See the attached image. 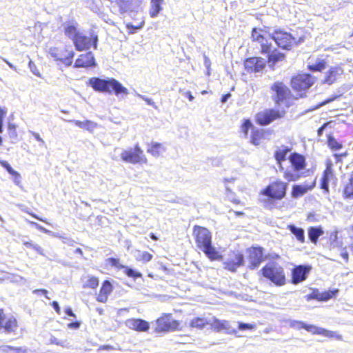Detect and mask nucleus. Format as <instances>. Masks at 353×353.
Instances as JSON below:
<instances>
[{"instance_id": "nucleus-15", "label": "nucleus", "mask_w": 353, "mask_h": 353, "mask_svg": "<svg viewBox=\"0 0 353 353\" xmlns=\"http://www.w3.org/2000/svg\"><path fill=\"white\" fill-rule=\"evenodd\" d=\"M210 326L212 330L217 332H225L226 334H236V330L233 329L230 323L225 320H219L216 318H213L211 320Z\"/></svg>"}, {"instance_id": "nucleus-29", "label": "nucleus", "mask_w": 353, "mask_h": 353, "mask_svg": "<svg viewBox=\"0 0 353 353\" xmlns=\"http://www.w3.org/2000/svg\"><path fill=\"white\" fill-rule=\"evenodd\" d=\"M68 122L74 123L79 128L88 130L89 132H93L97 128V124L92 121L85 120V121H80L78 120H65Z\"/></svg>"}, {"instance_id": "nucleus-31", "label": "nucleus", "mask_w": 353, "mask_h": 353, "mask_svg": "<svg viewBox=\"0 0 353 353\" xmlns=\"http://www.w3.org/2000/svg\"><path fill=\"white\" fill-rule=\"evenodd\" d=\"M338 292V290H336L334 291L327 292L325 293H312V294L307 296V299H318L321 301H327L330 299L332 298L335 294Z\"/></svg>"}, {"instance_id": "nucleus-32", "label": "nucleus", "mask_w": 353, "mask_h": 353, "mask_svg": "<svg viewBox=\"0 0 353 353\" xmlns=\"http://www.w3.org/2000/svg\"><path fill=\"white\" fill-rule=\"evenodd\" d=\"M65 34L72 41L77 37L81 33L77 27L76 23H70L67 24L65 28Z\"/></svg>"}, {"instance_id": "nucleus-45", "label": "nucleus", "mask_w": 353, "mask_h": 353, "mask_svg": "<svg viewBox=\"0 0 353 353\" xmlns=\"http://www.w3.org/2000/svg\"><path fill=\"white\" fill-rule=\"evenodd\" d=\"M276 198H272V196H267V198L261 200L263 205L265 208L272 209L275 206Z\"/></svg>"}, {"instance_id": "nucleus-1", "label": "nucleus", "mask_w": 353, "mask_h": 353, "mask_svg": "<svg viewBox=\"0 0 353 353\" xmlns=\"http://www.w3.org/2000/svg\"><path fill=\"white\" fill-rule=\"evenodd\" d=\"M193 233L196 236L197 247L200 248L211 260H219L221 256L212 245V235L205 228L195 225Z\"/></svg>"}, {"instance_id": "nucleus-14", "label": "nucleus", "mask_w": 353, "mask_h": 353, "mask_svg": "<svg viewBox=\"0 0 353 353\" xmlns=\"http://www.w3.org/2000/svg\"><path fill=\"white\" fill-rule=\"evenodd\" d=\"M311 270V267L307 265H300L292 270V283L298 284L305 281Z\"/></svg>"}, {"instance_id": "nucleus-9", "label": "nucleus", "mask_w": 353, "mask_h": 353, "mask_svg": "<svg viewBox=\"0 0 353 353\" xmlns=\"http://www.w3.org/2000/svg\"><path fill=\"white\" fill-rule=\"evenodd\" d=\"M156 323L155 331L157 332L174 331L177 330L180 325L178 321L172 318L171 314L161 316L157 320Z\"/></svg>"}, {"instance_id": "nucleus-23", "label": "nucleus", "mask_w": 353, "mask_h": 353, "mask_svg": "<svg viewBox=\"0 0 353 353\" xmlns=\"http://www.w3.org/2000/svg\"><path fill=\"white\" fill-rule=\"evenodd\" d=\"M343 70L341 67H332L325 73L323 83L332 85L343 74Z\"/></svg>"}, {"instance_id": "nucleus-57", "label": "nucleus", "mask_w": 353, "mask_h": 353, "mask_svg": "<svg viewBox=\"0 0 353 353\" xmlns=\"http://www.w3.org/2000/svg\"><path fill=\"white\" fill-rule=\"evenodd\" d=\"M136 96H137L140 99L144 100L148 105L155 107V103L151 99H149V98L146 97L145 96L140 94L137 92H136Z\"/></svg>"}, {"instance_id": "nucleus-52", "label": "nucleus", "mask_w": 353, "mask_h": 353, "mask_svg": "<svg viewBox=\"0 0 353 353\" xmlns=\"http://www.w3.org/2000/svg\"><path fill=\"white\" fill-rule=\"evenodd\" d=\"M0 164L10 174H13L16 171L6 161H0Z\"/></svg>"}, {"instance_id": "nucleus-39", "label": "nucleus", "mask_w": 353, "mask_h": 353, "mask_svg": "<svg viewBox=\"0 0 353 353\" xmlns=\"http://www.w3.org/2000/svg\"><path fill=\"white\" fill-rule=\"evenodd\" d=\"M303 176V172L299 173V172H295L294 170H285L284 172L283 177L288 181H296L299 180Z\"/></svg>"}, {"instance_id": "nucleus-27", "label": "nucleus", "mask_w": 353, "mask_h": 353, "mask_svg": "<svg viewBox=\"0 0 353 353\" xmlns=\"http://www.w3.org/2000/svg\"><path fill=\"white\" fill-rule=\"evenodd\" d=\"M165 151V148L161 143L152 142L148 144L147 152L154 157H158Z\"/></svg>"}, {"instance_id": "nucleus-7", "label": "nucleus", "mask_w": 353, "mask_h": 353, "mask_svg": "<svg viewBox=\"0 0 353 353\" xmlns=\"http://www.w3.org/2000/svg\"><path fill=\"white\" fill-rule=\"evenodd\" d=\"M288 183L281 181H276L268 185L261 194L266 196H272L277 200H281L286 195Z\"/></svg>"}, {"instance_id": "nucleus-26", "label": "nucleus", "mask_w": 353, "mask_h": 353, "mask_svg": "<svg viewBox=\"0 0 353 353\" xmlns=\"http://www.w3.org/2000/svg\"><path fill=\"white\" fill-rule=\"evenodd\" d=\"M262 54H267L268 57V63L270 67H272L276 62L284 59L285 54L276 50L271 44L270 52H261Z\"/></svg>"}, {"instance_id": "nucleus-25", "label": "nucleus", "mask_w": 353, "mask_h": 353, "mask_svg": "<svg viewBox=\"0 0 353 353\" xmlns=\"http://www.w3.org/2000/svg\"><path fill=\"white\" fill-rule=\"evenodd\" d=\"M18 327L17 319L12 316H3V321H2V326H0V330L3 329L6 333L14 332Z\"/></svg>"}, {"instance_id": "nucleus-24", "label": "nucleus", "mask_w": 353, "mask_h": 353, "mask_svg": "<svg viewBox=\"0 0 353 353\" xmlns=\"http://www.w3.org/2000/svg\"><path fill=\"white\" fill-rule=\"evenodd\" d=\"M141 3V0H117V5L123 12L134 11Z\"/></svg>"}, {"instance_id": "nucleus-53", "label": "nucleus", "mask_w": 353, "mask_h": 353, "mask_svg": "<svg viewBox=\"0 0 353 353\" xmlns=\"http://www.w3.org/2000/svg\"><path fill=\"white\" fill-rule=\"evenodd\" d=\"M238 323H239V329L241 330H253L256 327L255 325H254V324L241 323V322H239Z\"/></svg>"}, {"instance_id": "nucleus-55", "label": "nucleus", "mask_w": 353, "mask_h": 353, "mask_svg": "<svg viewBox=\"0 0 353 353\" xmlns=\"http://www.w3.org/2000/svg\"><path fill=\"white\" fill-rule=\"evenodd\" d=\"M252 126V123L250 120H245L242 125V131L245 134V136L248 135V130Z\"/></svg>"}, {"instance_id": "nucleus-62", "label": "nucleus", "mask_w": 353, "mask_h": 353, "mask_svg": "<svg viewBox=\"0 0 353 353\" xmlns=\"http://www.w3.org/2000/svg\"><path fill=\"white\" fill-rule=\"evenodd\" d=\"M12 176L14 177V183L17 185H19L20 183H21V175H20V174L18 172L16 171L14 173H13V174H12Z\"/></svg>"}, {"instance_id": "nucleus-51", "label": "nucleus", "mask_w": 353, "mask_h": 353, "mask_svg": "<svg viewBox=\"0 0 353 353\" xmlns=\"http://www.w3.org/2000/svg\"><path fill=\"white\" fill-rule=\"evenodd\" d=\"M28 65H29V68H30V71L35 76L39 77H41V74H40L38 68H37L36 65L34 64V63L32 60H30Z\"/></svg>"}, {"instance_id": "nucleus-28", "label": "nucleus", "mask_w": 353, "mask_h": 353, "mask_svg": "<svg viewBox=\"0 0 353 353\" xmlns=\"http://www.w3.org/2000/svg\"><path fill=\"white\" fill-rule=\"evenodd\" d=\"M290 149L287 146H281L276 150L274 152V158L277 163L279 164L280 168L283 169L282 167V162L285 161L287 154L290 152Z\"/></svg>"}, {"instance_id": "nucleus-40", "label": "nucleus", "mask_w": 353, "mask_h": 353, "mask_svg": "<svg viewBox=\"0 0 353 353\" xmlns=\"http://www.w3.org/2000/svg\"><path fill=\"white\" fill-rule=\"evenodd\" d=\"M326 63L324 60L319 59L314 63L309 64L308 68L311 71H321L325 68Z\"/></svg>"}, {"instance_id": "nucleus-38", "label": "nucleus", "mask_w": 353, "mask_h": 353, "mask_svg": "<svg viewBox=\"0 0 353 353\" xmlns=\"http://www.w3.org/2000/svg\"><path fill=\"white\" fill-rule=\"evenodd\" d=\"M332 174V170L330 167H327L324 171L323 176L321 179V188L328 192L329 190V177Z\"/></svg>"}, {"instance_id": "nucleus-5", "label": "nucleus", "mask_w": 353, "mask_h": 353, "mask_svg": "<svg viewBox=\"0 0 353 353\" xmlns=\"http://www.w3.org/2000/svg\"><path fill=\"white\" fill-rule=\"evenodd\" d=\"M271 38L278 47L285 50H290L302 41L301 39H299V42H297L296 39L290 33L281 30H274L271 34Z\"/></svg>"}, {"instance_id": "nucleus-3", "label": "nucleus", "mask_w": 353, "mask_h": 353, "mask_svg": "<svg viewBox=\"0 0 353 353\" xmlns=\"http://www.w3.org/2000/svg\"><path fill=\"white\" fill-rule=\"evenodd\" d=\"M261 271L264 277L270 279L276 285L281 286L285 284L284 270L279 264L274 262L269 263Z\"/></svg>"}, {"instance_id": "nucleus-48", "label": "nucleus", "mask_w": 353, "mask_h": 353, "mask_svg": "<svg viewBox=\"0 0 353 353\" xmlns=\"http://www.w3.org/2000/svg\"><path fill=\"white\" fill-rule=\"evenodd\" d=\"M50 343L55 344V345L61 346L62 347H68V343L66 341L59 340L54 336H51V337L50 339Z\"/></svg>"}, {"instance_id": "nucleus-35", "label": "nucleus", "mask_w": 353, "mask_h": 353, "mask_svg": "<svg viewBox=\"0 0 353 353\" xmlns=\"http://www.w3.org/2000/svg\"><path fill=\"white\" fill-rule=\"evenodd\" d=\"M314 184L312 186L307 187L301 185H294L292 188V196L294 198H297L300 196L305 194L308 190H312Z\"/></svg>"}, {"instance_id": "nucleus-2", "label": "nucleus", "mask_w": 353, "mask_h": 353, "mask_svg": "<svg viewBox=\"0 0 353 353\" xmlns=\"http://www.w3.org/2000/svg\"><path fill=\"white\" fill-rule=\"evenodd\" d=\"M89 85L97 92L110 93L113 91L117 96L128 94V89L114 78L103 79L99 77H92L89 79Z\"/></svg>"}, {"instance_id": "nucleus-22", "label": "nucleus", "mask_w": 353, "mask_h": 353, "mask_svg": "<svg viewBox=\"0 0 353 353\" xmlns=\"http://www.w3.org/2000/svg\"><path fill=\"white\" fill-rule=\"evenodd\" d=\"M94 65L95 59L91 52L81 54L74 63L75 68H87Z\"/></svg>"}, {"instance_id": "nucleus-4", "label": "nucleus", "mask_w": 353, "mask_h": 353, "mask_svg": "<svg viewBox=\"0 0 353 353\" xmlns=\"http://www.w3.org/2000/svg\"><path fill=\"white\" fill-rule=\"evenodd\" d=\"M290 326L296 330L305 329L307 332H311L312 334L322 335L325 337L327 338H336L337 339H341L342 337L341 335L338 334L336 332L325 330L322 327H319L312 325H306L305 323L299 321H290Z\"/></svg>"}, {"instance_id": "nucleus-49", "label": "nucleus", "mask_w": 353, "mask_h": 353, "mask_svg": "<svg viewBox=\"0 0 353 353\" xmlns=\"http://www.w3.org/2000/svg\"><path fill=\"white\" fill-rule=\"evenodd\" d=\"M23 245H26L28 248H32L34 250L37 252H38L40 254H43V250L42 248L38 245L37 244L33 243L32 241H24Z\"/></svg>"}, {"instance_id": "nucleus-11", "label": "nucleus", "mask_w": 353, "mask_h": 353, "mask_svg": "<svg viewBox=\"0 0 353 353\" xmlns=\"http://www.w3.org/2000/svg\"><path fill=\"white\" fill-rule=\"evenodd\" d=\"M50 55L57 61H61L66 66L71 65L74 52L72 50H59L57 48H51L49 50Z\"/></svg>"}, {"instance_id": "nucleus-6", "label": "nucleus", "mask_w": 353, "mask_h": 353, "mask_svg": "<svg viewBox=\"0 0 353 353\" xmlns=\"http://www.w3.org/2000/svg\"><path fill=\"white\" fill-rule=\"evenodd\" d=\"M121 158L123 161L132 164L147 163V158L139 144H136L134 149L130 148L123 150L121 154Z\"/></svg>"}, {"instance_id": "nucleus-50", "label": "nucleus", "mask_w": 353, "mask_h": 353, "mask_svg": "<svg viewBox=\"0 0 353 353\" xmlns=\"http://www.w3.org/2000/svg\"><path fill=\"white\" fill-rule=\"evenodd\" d=\"M143 22H142L139 26H133L132 24H130V23H128L126 25V28L128 29V32L129 34H134L136 33V32L138 30H140L143 28Z\"/></svg>"}, {"instance_id": "nucleus-44", "label": "nucleus", "mask_w": 353, "mask_h": 353, "mask_svg": "<svg viewBox=\"0 0 353 353\" xmlns=\"http://www.w3.org/2000/svg\"><path fill=\"white\" fill-rule=\"evenodd\" d=\"M262 136L263 134L259 130H253L251 136V143L254 145H259Z\"/></svg>"}, {"instance_id": "nucleus-47", "label": "nucleus", "mask_w": 353, "mask_h": 353, "mask_svg": "<svg viewBox=\"0 0 353 353\" xmlns=\"http://www.w3.org/2000/svg\"><path fill=\"white\" fill-rule=\"evenodd\" d=\"M98 285H99V280L97 277L89 276V279L85 282L84 287L94 289L98 286Z\"/></svg>"}, {"instance_id": "nucleus-64", "label": "nucleus", "mask_w": 353, "mask_h": 353, "mask_svg": "<svg viewBox=\"0 0 353 353\" xmlns=\"http://www.w3.org/2000/svg\"><path fill=\"white\" fill-rule=\"evenodd\" d=\"M11 353H27V350L22 347H14Z\"/></svg>"}, {"instance_id": "nucleus-36", "label": "nucleus", "mask_w": 353, "mask_h": 353, "mask_svg": "<svg viewBox=\"0 0 353 353\" xmlns=\"http://www.w3.org/2000/svg\"><path fill=\"white\" fill-rule=\"evenodd\" d=\"M323 233L320 228L311 227L308 230V236L312 243H316L318 239Z\"/></svg>"}, {"instance_id": "nucleus-54", "label": "nucleus", "mask_w": 353, "mask_h": 353, "mask_svg": "<svg viewBox=\"0 0 353 353\" xmlns=\"http://www.w3.org/2000/svg\"><path fill=\"white\" fill-rule=\"evenodd\" d=\"M8 133L10 137L11 138H17V134L16 131V126L14 124L9 123L8 125Z\"/></svg>"}, {"instance_id": "nucleus-13", "label": "nucleus", "mask_w": 353, "mask_h": 353, "mask_svg": "<svg viewBox=\"0 0 353 353\" xmlns=\"http://www.w3.org/2000/svg\"><path fill=\"white\" fill-rule=\"evenodd\" d=\"M266 61L261 57H251L245 60L244 65L248 72H260L265 67Z\"/></svg>"}, {"instance_id": "nucleus-59", "label": "nucleus", "mask_w": 353, "mask_h": 353, "mask_svg": "<svg viewBox=\"0 0 353 353\" xmlns=\"http://www.w3.org/2000/svg\"><path fill=\"white\" fill-rule=\"evenodd\" d=\"M30 133L34 137V138L39 142H40L41 145H45L44 140L40 137L39 134L33 131H30Z\"/></svg>"}, {"instance_id": "nucleus-61", "label": "nucleus", "mask_w": 353, "mask_h": 353, "mask_svg": "<svg viewBox=\"0 0 353 353\" xmlns=\"http://www.w3.org/2000/svg\"><path fill=\"white\" fill-rule=\"evenodd\" d=\"M31 224L34 225L39 230L46 233V234H50L51 233V231L44 228L43 227H42L41 225L38 224L36 222H31Z\"/></svg>"}, {"instance_id": "nucleus-33", "label": "nucleus", "mask_w": 353, "mask_h": 353, "mask_svg": "<svg viewBox=\"0 0 353 353\" xmlns=\"http://www.w3.org/2000/svg\"><path fill=\"white\" fill-rule=\"evenodd\" d=\"M343 196L345 199H353V172L350 176L348 183L344 186Z\"/></svg>"}, {"instance_id": "nucleus-43", "label": "nucleus", "mask_w": 353, "mask_h": 353, "mask_svg": "<svg viewBox=\"0 0 353 353\" xmlns=\"http://www.w3.org/2000/svg\"><path fill=\"white\" fill-rule=\"evenodd\" d=\"M123 272L128 276V277H132L134 279H137V278H141L142 277V274L141 272H137L136 270H134V269L131 268H129L128 266H124L123 267Z\"/></svg>"}, {"instance_id": "nucleus-30", "label": "nucleus", "mask_w": 353, "mask_h": 353, "mask_svg": "<svg viewBox=\"0 0 353 353\" xmlns=\"http://www.w3.org/2000/svg\"><path fill=\"white\" fill-rule=\"evenodd\" d=\"M163 0H151L149 14L150 17L155 18L162 10V3Z\"/></svg>"}, {"instance_id": "nucleus-60", "label": "nucleus", "mask_w": 353, "mask_h": 353, "mask_svg": "<svg viewBox=\"0 0 353 353\" xmlns=\"http://www.w3.org/2000/svg\"><path fill=\"white\" fill-rule=\"evenodd\" d=\"M203 59H204V65L206 68V69L208 70L207 74L210 75V68L211 61H210V59L205 54L203 55Z\"/></svg>"}, {"instance_id": "nucleus-42", "label": "nucleus", "mask_w": 353, "mask_h": 353, "mask_svg": "<svg viewBox=\"0 0 353 353\" xmlns=\"http://www.w3.org/2000/svg\"><path fill=\"white\" fill-rule=\"evenodd\" d=\"M327 144L330 149L333 151H337L341 149L343 147V145L338 142L337 140L332 136L328 137Z\"/></svg>"}, {"instance_id": "nucleus-20", "label": "nucleus", "mask_w": 353, "mask_h": 353, "mask_svg": "<svg viewBox=\"0 0 353 353\" xmlns=\"http://www.w3.org/2000/svg\"><path fill=\"white\" fill-rule=\"evenodd\" d=\"M261 30L253 28L252 32V40L254 41H257L260 43L261 52H270L271 43H269L268 41L264 38V37L261 34Z\"/></svg>"}, {"instance_id": "nucleus-17", "label": "nucleus", "mask_w": 353, "mask_h": 353, "mask_svg": "<svg viewBox=\"0 0 353 353\" xmlns=\"http://www.w3.org/2000/svg\"><path fill=\"white\" fill-rule=\"evenodd\" d=\"M248 252L249 253L250 268L251 269L258 268L263 261V249L261 248H251L248 250Z\"/></svg>"}, {"instance_id": "nucleus-16", "label": "nucleus", "mask_w": 353, "mask_h": 353, "mask_svg": "<svg viewBox=\"0 0 353 353\" xmlns=\"http://www.w3.org/2000/svg\"><path fill=\"white\" fill-rule=\"evenodd\" d=\"M125 325L130 330L139 332H147L150 328L149 323L141 319H129L125 322Z\"/></svg>"}, {"instance_id": "nucleus-8", "label": "nucleus", "mask_w": 353, "mask_h": 353, "mask_svg": "<svg viewBox=\"0 0 353 353\" xmlns=\"http://www.w3.org/2000/svg\"><path fill=\"white\" fill-rule=\"evenodd\" d=\"M92 42L94 48L97 49L98 36L94 33H92L89 37L81 32L73 41L74 47L78 51L88 50L91 47Z\"/></svg>"}, {"instance_id": "nucleus-41", "label": "nucleus", "mask_w": 353, "mask_h": 353, "mask_svg": "<svg viewBox=\"0 0 353 353\" xmlns=\"http://www.w3.org/2000/svg\"><path fill=\"white\" fill-rule=\"evenodd\" d=\"M135 258L137 261H142L143 262H148L152 259V255L148 252L137 251Z\"/></svg>"}, {"instance_id": "nucleus-19", "label": "nucleus", "mask_w": 353, "mask_h": 353, "mask_svg": "<svg viewBox=\"0 0 353 353\" xmlns=\"http://www.w3.org/2000/svg\"><path fill=\"white\" fill-rule=\"evenodd\" d=\"M272 89L276 93L275 101L278 105L283 103L290 93L289 89L281 82L274 83Z\"/></svg>"}, {"instance_id": "nucleus-37", "label": "nucleus", "mask_w": 353, "mask_h": 353, "mask_svg": "<svg viewBox=\"0 0 353 353\" xmlns=\"http://www.w3.org/2000/svg\"><path fill=\"white\" fill-rule=\"evenodd\" d=\"M211 320H207L203 318H194L190 322V325L192 327L202 329L205 325H210Z\"/></svg>"}, {"instance_id": "nucleus-34", "label": "nucleus", "mask_w": 353, "mask_h": 353, "mask_svg": "<svg viewBox=\"0 0 353 353\" xmlns=\"http://www.w3.org/2000/svg\"><path fill=\"white\" fill-rule=\"evenodd\" d=\"M287 228L296 236L299 241L301 243L305 241V232L303 228H298L294 225H288Z\"/></svg>"}, {"instance_id": "nucleus-18", "label": "nucleus", "mask_w": 353, "mask_h": 353, "mask_svg": "<svg viewBox=\"0 0 353 353\" xmlns=\"http://www.w3.org/2000/svg\"><path fill=\"white\" fill-rule=\"evenodd\" d=\"M243 262L244 258L242 254L233 252L230 257L224 262L225 268L234 272L238 268L243 265Z\"/></svg>"}, {"instance_id": "nucleus-10", "label": "nucleus", "mask_w": 353, "mask_h": 353, "mask_svg": "<svg viewBox=\"0 0 353 353\" xmlns=\"http://www.w3.org/2000/svg\"><path fill=\"white\" fill-rule=\"evenodd\" d=\"M314 83V78L310 74H300L292 79L293 89L301 91L310 88Z\"/></svg>"}, {"instance_id": "nucleus-63", "label": "nucleus", "mask_w": 353, "mask_h": 353, "mask_svg": "<svg viewBox=\"0 0 353 353\" xmlns=\"http://www.w3.org/2000/svg\"><path fill=\"white\" fill-rule=\"evenodd\" d=\"M81 323L78 321L72 322L68 325V328L77 330L79 328Z\"/></svg>"}, {"instance_id": "nucleus-12", "label": "nucleus", "mask_w": 353, "mask_h": 353, "mask_svg": "<svg viewBox=\"0 0 353 353\" xmlns=\"http://www.w3.org/2000/svg\"><path fill=\"white\" fill-rule=\"evenodd\" d=\"M283 113L272 109L259 113L256 116V119L260 125H267L274 120L282 117Z\"/></svg>"}, {"instance_id": "nucleus-21", "label": "nucleus", "mask_w": 353, "mask_h": 353, "mask_svg": "<svg viewBox=\"0 0 353 353\" xmlns=\"http://www.w3.org/2000/svg\"><path fill=\"white\" fill-rule=\"evenodd\" d=\"M290 162L292 164L293 170L299 172L304 170L306 166L305 158L304 156L294 152L289 157Z\"/></svg>"}, {"instance_id": "nucleus-58", "label": "nucleus", "mask_w": 353, "mask_h": 353, "mask_svg": "<svg viewBox=\"0 0 353 353\" xmlns=\"http://www.w3.org/2000/svg\"><path fill=\"white\" fill-rule=\"evenodd\" d=\"M6 114V110L0 107V133L3 132V119Z\"/></svg>"}, {"instance_id": "nucleus-56", "label": "nucleus", "mask_w": 353, "mask_h": 353, "mask_svg": "<svg viewBox=\"0 0 353 353\" xmlns=\"http://www.w3.org/2000/svg\"><path fill=\"white\" fill-rule=\"evenodd\" d=\"M109 261L112 266H114L118 269H123V267L125 266L123 265H121L119 263V260L117 259L110 258Z\"/></svg>"}, {"instance_id": "nucleus-46", "label": "nucleus", "mask_w": 353, "mask_h": 353, "mask_svg": "<svg viewBox=\"0 0 353 353\" xmlns=\"http://www.w3.org/2000/svg\"><path fill=\"white\" fill-rule=\"evenodd\" d=\"M112 290V287L110 281H105L100 290V293L108 296Z\"/></svg>"}]
</instances>
